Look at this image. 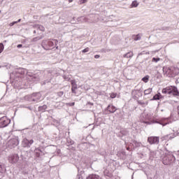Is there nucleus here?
I'll return each mask as SVG.
<instances>
[{
  "mask_svg": "<svg viewBox=\"0 0 179 179\" xmlns=\"http://www.w3.org/2000/svg\"><path fill=\"white\" fill-rule=\"evenodd\" d=\"M163 94H172L173 96H179L178 89L176 86H168L162 89Z\"/></svg>",
  "mask_w": 179,
  "mask_h": 179,
  "instance_id": "f257e3e1",
  "label": "nucleus"
},
{
  "mask_svg": "<svg viewBox=\"0 0 179 179\" xmlns=\"http://www.w3.org/2000/svg\"><path fill=\"white\" fill-rule=\"evenodd\" d=\"M42 47L45 50H51V48L54 47V42L51 41H43Z\"/></svg>",
  "mask_w": 179,
  "mask_h": 179,
  "instance_id": "f03ea898",
  "label": "nucleus"
},
{
  "mask_svg": "<svg viewBox=\"0 0 179 179\" xmlns=\"http://www.w3.org/2000/svg\"><path fill=\"white\" fill-rule=\"evenodd\" d=\"M10 124V120L6 118V117H3L0 119V125L1 128H5V127H8Z\"/></svg>",
  "mask_w": 179,
  "mask_h": 179,
  "instance_id": "7ed1b4c3",
  "label": "nucleus"
},
{
  "mask_svg": "<svg viewBox=\"0 0 179 179\" xmlns=\"http://www.w3.org/2000/svg\"><path fill=\"white\" fill-rule=\"evenodd\" d=\"M33 143H34V140H29L26 138H24L22 142V145L23 148H30V146H31V145H33Z\"/></svg>",
  "mask_w": 179,
  "mask_h": 179,
  "instance_id": "20e7f679",
  "label": "nucleus"
},
{
  "mask_svg": "<svg viewBox=\"0 0 179 179\" xmlns=\"http://www.w3.org/2000/svg\"><path fill=\"white\" fill-rule=\"evenodd\" d=\"M160 138L157 136H150L148 138V142L150 145H155L159 143Z\"/></svg>",
  "mask_w": 179,
  "mask_h": 179,
  "instance_id": "39448f33",
  "label": "nucleus"
},
{
  "mask_svg": "<svg viewBox=\"0 0 179 179\" xmlns=\"http://www.w3.org/2000/svg\"><path fill=\"white\" fill-rule=\"evenodd\" d=\"M8 162L11 164H15L19 162V155H11L8 157Z\"/></svg>",
  "mask_w": 179,
  "mask_h": 179,
  "instance_id": "423d86ee",
  "label": "nucleus"
},
{
  "mask_svg": "<svg viewBox=\"0 0 179 179\" xmlns=\"http://www.w3.org/2000/svg\"><path fill=\"white\" fill-rule=\"evenodd\" d=\"M171 156H167V157H164L163 158V163L164 164H165V166H167L169 164H171Z\"/></svg>",
  "mask_w": 179,
  "mask_h": 179,
  "instance_id": "0eeeda50",
  "label": "nucleus"
},
{
  "mask_svg": "<svg viewBox=\"0 0 179 179\" xmlns=\"http://www.w3.org/2000/svg\"><path fill=\"white\" fill-rule=\"evenodd\" d=\"M108 111H109V113H115L117 111V108L113 105H109L108 106Z\"/></svg>",
  "mask_w": 179,
  "mask_h": 179,
  "instance_id": "6e6552de",
  "label": "nucleus"
},
{
  "mask_svg": "<svg viewBox=\"0 0 179 179\" xmlns=\"http://www.w3.org/2000/svg\"><path fill=\"white\" fill-rule=\"evenodd\" d=\"M104 176H106V177H109V178H113V173L110 172L108 169H106L103 171Z\"/></svg>",
  "mask_w": 179,
  "mask_h": 179,
  "instance_id": "1a4fd4ad",
  "label": "nucleus"
},
{
  "mask_svg": "<svg viewBox=\"0 0 179 179\" xmlns=\"http://www.w3.org/2000/svg\"><path fill=\"white\" fill-rule=\"evenodd\" d=\"M134 57V52H129L124 55V58H132Z\"/></svg>",
  "mask_w": 179,
  "mask_h": 179,
  "instance_id": "9d476101",
  "label": "nucleus"
},
{
  "mask_svg": "<svg viewBox=\"0 0 179 179\" xmlns=\"http://www.w3.org/2000/svg\"><path fill=\"white\" fill-rule=\"evenodd\" d=\"M138 1L135 0L131 3V8H138Z\"/></svg>",
  "mask_w": 179,
  "mask_h": 179,
  "instance_id": "9b49d317",
  "label": "nucleus"
},
{
  "mask_svg": "<svg viewBox=\"0 0 179 179\" xmlns=\"http://www.w3.org/2000/svg\"><path fill=\"white\" fill-rule=\"evenodd\" d=\"M48 108V106L47 105H43L41 106H39L38 107V111H45V110H47Z\"/></svg>",
  "mask_w": 179,
  "mask_h": 179,
  "instance_id": "f8f14e48",
  "label": "nucleus"
},
{
  "mask_svg": "<svg viewBox=\"0 0 179 179\" xmlns=\"http://www.w3.org/2000/svg\"><path fill=\"white\" fill-rule=\"evenodd\" d=\"M132 38L133 40H134V41H138V40H141V35L140 34L133 35Z\"/></svg>",
  "mask_w": 179,
  "mask_h": 179,
  "instance_id": "ddd939ff",
  "label": "nucleus"
},
{
  "mask_svg": "<svg viewBox=\"0 0 179 179\" xmlns=\"http://www.w3.org/2000/svg\"><path fill=\"white\" fill-rule=\"evenodd\" d=\"M133 143L134 144L136 148H141V146L142 145V143L138 142L136 141H133Z\"/></svg>",
  "mask_w": 179,
  "mask_h": 179,
  "instance_id": "4468645a",
  "label": "nucleus"
},
{
  "mask_svg": "<svg viewBox=\"0 0 179 179\" xmlns=\"http://www.w3.org/2000/svg\"><path fill=\"white\" fill-rule=\"evenodd\" d=\"M149 76H145L144 78H142L143 82H144V83H148V82H149Z\"/></svg>",
  "mask_w": 179,
  "mask_h": 179,
  "instance_id": "2eb2a0df",
  "label": "nucleus"
},
{
  "mask_svg": "<svg viewBox=\"0 0 179 179\" xmlns=\"http://www.w3.org/2000/svg\"><path fill=\"white\" fill-rule=\"evenodd\" d=\"M161 96H162V95L160 94V93L155 94V95L153 96V100H160Z\"/></svg>",
  "mask_w": 179,
  "mask_h": 179,
  "instance_id": "dca6fc26",
  "label": "nucleus"
},
{
  "mask_svg": "<svg viewBox=\"0 0 179 179\" xmlns=\"http://www.w3.org/2000/svg\"><path fill=\"white\" fill-rule=\"evenodd\" d=\"M71 84L72 87H78V85L76 84V81H75V80H71Z\"/></svg>",
  "mask_w": 179,
  "mask_h": 179,
  "instance_id": "f3484780",
  "label": "nucleus"
},
{
  "mask_svg": "<svg viewBox=\"0 0 179 179\" xmlns=\"http://www.w3.org/2000/svg\"><path fill=\"white\" fill-rule=\"evenodd\" d=\"M152 93V88H149L144 91V94H150Z\"/></svg>",
  "mask_w": 179,
  "mask_h": 179,
  "instance_id": "a211bd4d",
  "label": "nucleus"
},
{
  "mask_svg": "<svg viewBox=\"0 0 179 179\" xmlns=\"http://www.w3.org/2000/svg\"><path fill=\"white\" fill-rule=\"evenodd\" d=\"M76 90H78V87H71V92L73 94H76Z\"/></svg>",
  "mask_w": 179,
  "mask_h": 179,
  "instance_id": "6ab92c4d",
  "label": "nucleus"
},
{
  "mask_svg": "<svg viewBox=\"0 0 179 179\" xmlns=\"http://www.w3.org/2000/svg\"><path fill=\"white\" fill-rule=\"evenodd\" d=\"M159 61H160V58H155V57H154V58H152V62H159Z\"/></svg>",
  "mask_w": 179,
  "mask_h": 179,
  "instance_id": "aec40b11",
  "label": "nucleus"
},
{
  "mask_svg": "<svg viewBox=\"0 0 179 179\" xmlns=\"http://www.w3.org/2000/svg\"><path fill=\"white\" fill-rule=\"evenodd\" d=\"M3 43H0V54L2 52V51H3Z\"/></svg>",
  "mask_w": 179,
  "mask_h": 179,
  "instance_id": "412c9836",
  "label": "nucleus"
},
{
  "mask_svg": "<svg viewBox=\"0 0 179 179\" xmlns=\"http://www.w3.org/2000/svg\"><path fill=\"white\" fill-rule=\"evenodd\" d=\"M115 97H117V94L114 93V92H112L110 94V98L111 99H115Z\"/></svg>",
  "mask_w": 179,
  "mask_h": 179,
  "instance_id": "4be33fe9",
  "label": "nucleus"
},
{
  "mask_svg": "<svg viewBox=\"0 0 179 179\" xmlns=\"http://www.w3.org/2000/svg\"><path fill=\"white\" fill-rule=\"evenodd\" d=\"M90 48H86L84 50H82V52H89Z\"/></svg>",
  "mask_w": 179,
  "mask_h": 179,
  "instance_id": "5701e85b",
  "label": "nucleus"
},
{
  "mask_svg": "<svg viewBox=\"0 0 179 179\" xmlns=\"http://www.w3.org/2000/svg\"><path fill=\"white\" fill-rule=\"evenodd\" d=\"M67 106H70L71 107L75 106V102H72V103H67Z\"/></svg>",
  "mask_w": 179,
  "mask_h": 179,
  "instance_id": "b1692460",
  "label": "nucleus"
},
{
  "mask_svg": "<svg viewBox=\"0 0 179 179\" xmlns=\"http://www.w3.org/2000/svg\"><path fill=\"white\" fill-rule=\"evenodd\" d=\"M86 2H87V0H80V3L82 4V3H86Z\"/></svg>",
  "mask_w": 179,
  "mask_h": 179,
  "instance_id": "393cba45",
  "label": "nucleus"
},
{
  "mask_svg": "<svg viewBox=\"0 0 179 179\" xmlns=\"http://www.w3.org/2000/svg\"><path fill=\"white\" fill-rule=\"evenodd\" d=\"M16 23H17V22H13L10 24V26L12 27L13 26L14 24H16Z\"/></svg>",
  "mask_w": 179,
  "mask_h": 179,
  "instance_id": "a878e982",
  "label": "nucleus"
},
{
  "mask_svg": "<svg viewBox=\"0 0 179 179\" xmlns=\"http://www.w3.org/2000/svg\"><path fill=\"white\" fill-rule=\"evenodd\" d=\"M94 58H95L96 59H99V58H100V55H96L94 56Z\"/></svg>",
  "mask_w": 179,
  "mask_h": 179,
  "instance_id": "bb28decb",
  "label": "nucleus"
},
{
  "mask_svg": "<svg viewBox=\"0 0 179 179\" xmlns=\"http://www.w3.org/2000/svg\"><path fill=\"white\" fill-rule=\"evenodd\" d=\"M3 171V168H2V166L0 164V173H2Z\"/></svg>",
  "mask_w": 179,
  "mask_h": 179,
  "instance_id": "cd10ccee",
  "label": "nucleus"
},
{
  "mask_svg": "<svg viewBox=\"0 0 179 179\" xmlns=\"http://www.w3.org/2000/svg\"><path fill=\"white\" fill-rule=\"evenodd\" d=\"M164 71H169L170 72L171 69L170 68H166V69H164Z\"/></svg>",
  "mask_w": 179,
  "mask_h": 179,
  "instance_id": "c85d7f7f",
  "label": "nucleus"
},
{
  "mask_svg": "<svg viewBox=\"0 0 179 179\" xmlns=\"http://www.w3.org/2000/svg\"><path fill=\"white\" fill-rule=\"evenodd\" d=\"M17 48H22V44H19L17 45Z\"/></svg>",
  "mask_w": 179,
  "mask_h": 179,
  "instance_id": "c756f323",
  "label": "nucleus"
},
{
  "mask_svg": "<svg viewBox=\"0 0 179 179\" xmlns=\"http://www.w3.org/2000/svg\"><path fill=\"white\" fill-rule=\"evenodd\" d=\"M87 104H89L90 106H93L94 105L93 103H92V102H87Z\"/></svg>",
  "mask_w": 179,
  "mask_h": 179,
  "instance_id": "7c9ffc66",
  "label": "nucleus"
},
{
  "mask_svg": "<svg viewBox=\"0 0 179 179\" xmlns=\"http://www.w3.org/2000/svg\"><path fill=\"white\" fill-rule=\"evenodd\" d=\"M15 22H17V23H20V22H22V20L19 19L17 21H15Z\"/></svg>",
  "mask_w": 179,
  "mask_h": 179,
  "instance_id": "2f4dec72",
  "label": "nucleus"
},
{
  "mask_svg": "<svg viewBox=\"0 0 179 179\" xmlns=\"http://www.w3.org/2000/svg\"><path fill=\"white\" fill-rule=\"evenodd\" d=\"M127 150L131 151V148L129 147H127Z\"/></svg>",
  "mask_w": 179,
  "mask_h": 179,
  "instance_id": "473e14b6",
  "label": "nucleus"
},
{
  "mask_svg": "<svg viewBox=\"0 0 179 179\" xmlns=\"http://www.w3.org/2000/svg\"><path fill=\"white\" fill-rule=\"evenodd\" d=\"M69 2H73V0H69Z\"/></svg>",
  "mask_w": 179,
  "mask_h": 179,
  "instance_id": "72a5a7b5",
  "label": "nucleus"
},
{
  "mask_svg": "<svg viewBox=\"0 0 179 179\" xmlns=\"http://www.w3.org/2000/svg\"><path fill=\"white\" fill-rule=\"evenodd\" d=\"M41 28H42V30H44V27H41Z\"/></svg>",
  "mask_w": 179,
  "mask_h": 179,
  "instance_id": "f704fd0d",
  "label": "nucleus"
},
{
  "mask_svg": "<svg viewBox=\"0 0 179 179\" xmlns=\"http://www.w3.org/2000/svg\"><path fill=\"white\" fill-rule=\"evenodd\" d=\"M37 156H38V157L40 156V154H38Z\"/></svg>",
  "mask_w": 179,
  "mask_h": 179,
  "instance_id": "c9c22d12",
  "label": "nucleus"
}]
</instances>
